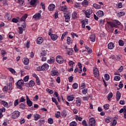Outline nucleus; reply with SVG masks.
<instances>
[{"label":"nucleus","instance_id":"f257e3e1","mask_svg":"<svg viewBox=\"0 0 126 126\" xmlns=\"http://www.w3.org/2000/svg\"><path fill=\"white\" fill-rule=\"evenodd\" d=\"M106 23L107 25H105V28L106 30L109 31V32H113L114 29L113 28L114 27L115 28H118L119 27L118 25H121V22L117 20H113V23L110 21H107Z\"/></svg>","mask_w":126,"mask_h":126},{"label":"nucleus","instance_id":"f03ea898","mask_svg":"<svg viewBox=\"0 0 126 126\" xmlns=\"http://www.w3.org/2000/svg\"><path fill=\"white\" fill-rule=\"evenodd\" d=\"M16 87L18 89H22L24 85V81L20 80L16 83Z\"/></svg>","mask_w":126,"mask_h":126},{"label":"nucleus","instance_id":"7ed1b4c3","mask_svg":"<svg viewBox=\"0 0 126 126\" xmlns=\"http://www.w3.org/2000/svg\"><path fill=\"white\" fill-rule=\"evenodd\" d=\"M20 116V112L18 111H15L12 113L11 118L12 119H17Z\"/></svg>","mask_w":126,"mask_h":126},{"label":"nucleus","instance_id":"20e7f679","mask_svg":"<svg viewBox=\"0 0 126 126\" xmlns=\"http://www.w3.org/2000/svg\"><path fill=\"white\" fill-rule=\"evenodd\" d=\"M42 13V11L39 10L38 13H36L33 16L32 18L35 19V20H39L41 19V14Z\"/></svg>","mask_w":126,"mask_h":126},{"label":"nucleus","instance_id":"39448f33","mask_svg":"<svg viewBox=\"0 0 126 126\" xmlns=\"http://www.w3.org/2000/svg\"><path fill=\"white\" fill-rule=\"evenodd\" d=\"M89 125L90 126H95L96 121H95V119L94 118H91L89 119Z\"/></svg>","mask_w":126,"mask_h":126},{"label":"nucleus","instance_id":"423d86ee","mask_svg":"<svg viewBox=\"0 0 126 126\" xmlns=\"http://www.w3.org/2000/svg\"><path fill=\"white\" fill-rule=\"evenodd\" d=\"M93 13V11L92 10V9H89L85 11V13L86 14V17H87L88 18H90L91 16V14H92Z\"/></svg>","mask_w":126,"mask_h":126},{"label":"nucleus","instance_id":"0eeeda50","mask_svg":"<svg viewBox=\"0 0 126 126\" xmlns=\"http://www.w3.org/2000/svg\"><path fill=\"white\" fill-rule=\"evenodd\" d=\"M56 62L58 63H63V58L60 55H58L56 57Z\"/></svg>","mask_w":126,"mask_h":126},{"label":"nucleus","instance_id":"6e6552de","mask_svg":"<svg viewBox=\"0 0 126 126\" xmlns=\"http://www.w3.org/2000/svg\"><path fill=\"white\" fill-rule=\"evenodd\" d=\"M51 74L52 76H59V75H60V73H59L58 70L53 69L51 71Z\"/></svg>","mask_w":126,"mask_h":126},{"label":"nucleus","instance_id":"1a4fd4ad","mask_svg":"<svg viewBox=\"0 0 126 126\" xmlns=\"http://www.w3.org/2000/svg\"><path fill=\"white\" fill-rule=\"evenodd\" d=\"M27 103L29 107H32L33 105V102L30 100V98L28 97V95H26Z\"/></svg>","mask_w":126,"mask_h":126},{"label":"nucleus","instance_id":"9d476101","mask_svg":"<svg viewBox=\"0 0 126 126\" xmlns=\"http://www.w3.org/2000/svg\"><path fill=\"white\" fill-rule=\"evenodd\" d=\"M94 74L95 77H98L99 76V70H98V68L96 67L94 68Z\"/></svg>","mask_w":126,"mask_h":126},{"label":"nucleus","instance_id":"9b49d317","mask_svg":"<svg viewBox=\"0 0 126 126\" xmlns=\"http://www.w3.org/2000/svg\"><path fill=\"white\" fill-rule=\"evenodd\" d=\"M44 42V39L42 37H38L36 39V43L38 45H41Z\"/></svg>","mask_w":126,"mask_h":126},{"label":"nucleus","instance_id":"f8f14e48","mask_svg":"<svg viewBox=\"0 0 126 126\" xmlns=\"http://www.w3.org/2000/svg\"><path fill=\"white\" fill-rule=\"evenodd\" d=\"M37 2H38V0H31L30 1L31 5H32L33 7H35L37 5Z\"/></svg>","mask_w":126,"mask_h":126},{"label":"nucleus","instance_id":"ddd939ff","mask_svg":"<svg viewBox=\"0 0 126 126\" xmlns=\"http://www.w3.org/2000/svg\"><path fill=\"white\" fill-rule=\"evenodd\" d=\"M42 68V71H45V70H48L49 69V64L47 63H45L41 66Z\"/></svg>","mask_w":126,"mask_h":126},{"label":"nucleus","instance_id":"4468645a","mask_svg":"<svg viewBox=\"0 0 126 126\" xmlns=\"http://www.w3.org/2000/svg\"><path fill=\"white\" fill-rule=\"evenodd\" d=\"M59 9L61 11H67V6L66 5L61 6L59 7Z\"/></svg>","mask_w":126,"mask_h":126},{"label":"nucleus","instance_id":"2eb2a0df","mask_svg":"<svg viewBox=\"0 0 126 126\" xmlns=\"http://www.w3.org/2000/svg\"><path fill=\"white\" fill-rule=\"evenodd\" d=\"M64 20L65 22H69L70 20V16L69 14H64Z\"/></svg>","mask_w":126,"mask_h":126},{"label":"nucleus","instance_id":"dca6fc26","mask_svg":"<svg viewBox=\"0 0 126 126\" xmlns=\"http://www.w3.org/2000/svg\"><path fill=\"white\" fill-rule=\"evenodd\" d=\"M76 99V104L77 107H80V106H81V99L79 97H77Z\"/></svg>","mask_w":126,"mask_h":126},{"label":"nucleus","instance_id":"f3484780","mask_svg":"<svg viewBox=\"0 0 126 126\" xmlns=\"http://www.w3.org/2000/svg\"><path fill=\"white\" fill-rule=\"evenodd\" d=\"M55 8H56V6L55 5V4H54L53 3L50 4L48 6V9L50 11H53V10H55Z\"/></svg>","mask_w":126,"mask_h":126},{"label":"nucleus","instance_id":"a211bd4d","mask_svg":"<svg viewBox=\"0 0 126 126\" xmlns=\"http://www.w3.org/2000/svg\"><path fill=\"white\" fill-rule=\"evenodd\" d=\"M8 89H9V90L10 89V86H8L7 87L6 86H5L2 88V90L4 94H6V93H7Z\"/></svg>","mask_w":126,"mask_h":126},{"label":"nucleus","instance_id":"6ab92c4d","mask_svg":"<svg viewBox=\"0 0 126 126\" xmlns=\"http://www.w3.org/2000/svg\"><path fill=\"white\" fill-rule=\"evenodd\" d=\"M104 12L102 10H98L96 12V15H97L98 17H103V16H104Z\"/></svg>","mask_w":126,"mask_h":126},{"label":"nucleus","instance_id":"aec40b11","mask_svg":"<svg viewBox=\"0 0 126 126\" xmlns=\"http://www.w3.org/2000/svg\"><path fill=\"white\" fill-rule=\"evenodd\" d=\"M30 62V61L28 58H25L23 59V63L24 64H25V65H27L28 64H29Z\"/></svg>","mask_w":126,"mask_h":126},{"label":"nucleus","instance_id":"412c9836","mask_svg":"<svg viewBox=\"0 0 126 126\" xmlns=\"http://www.w3.org/2000/svg\"><path fill=\"white\" fill-rule=\"evenodd\" d=\"M58 38V35L52 33L51 35V39L52 41H56Z\"/></svg>","mask_w":126,"mask_h":126},{"label":"nucleus","instance_id":"4be33fe9","mask_svg":"<svg viewBox=\"0 0 126 126\" xmlns=\"http://www.w3.org/2000/svg\"><path fill=\"white\" fill-rule=\"evenodd\" d=\"M41 118V115L38 114H35L33 115V119L35 121H38Z\"/></svg>","mask_w":126,"mask_h":126},{"label":"nucleus","instance_id":"5701e85b","mask_svg":"<svg viewBox=\"0 0 126 126\" xmlns=\"http://www.w3.org/2000/svg\"><path fill=\"white\" fill-rule=\"evenodd\" d=\"M67 100L68 102H70V101H73L74 100V95H70L67 96Z\"/></svg>","mask_w":126,"mask_h":126},{"label":"nucleus","instance_id":"b1692460","mask_svg":"<svg viewBox=\"0 0 126 126\" xmlns=\"http://www.w3.org/2000/svg\"><path fill=\"white\" fill-rule=\"evenodd\" d=\"M54 63H55V58L54 57H50V59L47 61V63H49V64Z\"/></svg>","mask_w":126,"mask_h":126},{"label":"nucleus","instance_id":"393cba45","mask_svg":"<svg viewBox=\"0 0 126 126\" xmlns=\"http://www.w3.org/2000/svg\"><path fill=\"white\" fill-rule=\"evenodd\" d=\"M121 97H122V94H121V93H120L119 91H117L116 93L117 101H119L120 99H121Z\"/></svg>","mask_w":126,"mask_h":126},{"label":"nucleus","instance_id":"a878e982","mask_svg":"<svg viewBox=\"0 0 126 126\" xmlns=\"http://www.w3.org/2000/svg\"><path fill=\"white\" fill-rule=\"evenodd\" d=\"M115 47V44H114V43L111 42L108 44V48L109 50H112L114 49V47Z\"/></svg>","mask_w":126,"mask_h":126},{"label":"nucleus","instance_id":"bb28decb","mask_svg":"<svg viewBox=\"0 0 126 126\" xmlns=\"http://www.w3.org/2000/svg\"><path fill=\"white\" fill-rule=\"evenodd\" d=\"M29 87H34L35 86V82L33 80H31L29 83Z\"/></svg>","mask_w":126,"mask_h":126},{"label":"nucleus","instance_id":"cd10ccee","mask_svg":"<svg viewBox=\"0 0 126 126\" xmlns=\"http://www.w3.org/2000/svg\"><path fill=\"white\" fill-rule=\"evenodd\" d=\"M47 54H48V51L47 50H44L41 51L40 55L41 57H44L47 56Z\"/></svg>","mask_w":126,"mask_h":126},{"label":"nucleus","instance_id":"c85d7f7f","mask_svg":"<svg viewBox=\"0 0 126 126\" xmlns=\"http://www.w3.org/2000/svg\"><path fill=\"white\" fill-rule=\"evenodd\" d=\"M27 17H28V15H27V14H25L24 16H23L21 19H20V21H24L25 22V20H26V18H27Z\"/></svg>","mask_w":126,"mask_h":126},{"label":"nucleus","instance_id":"c756f323","mask_svg":"<svg viewBox=\"0 0 126 126\" xmlns=\"http://www.w3.org/2000/svg\"><path fill=\"white\" fill-rule=\"evenodd\" d=\"M1 104L3 105V106H4V107H5V108H7V107H8V103H7V102L6 101H4L3 100L1 101Z\"/></svg>","mask_w":126,"mask_h":126},{"label":"nucleus","instance_id":"7c9ffc66","mask_svg":"<svg viewBox=\"0 0 126 126\" xmlns=\"http://www.w3.org/2000/svg\"><path fill=\"white\" fill-rule=\"evenodd\" d=\"M78 65L79 66V73H81L82 72V64L80 63H78Z\"/></svg>","mask_w":126,"mask_h":126},{"label":"nucleus","instance_id":"2f4dec72","mask_svg":"<svg viewBox=\"0 0 126 126\" xmlns=\"http://www.w3.org/2000/svg\"><path fill=\"white\" fill-rule=\"evenodd\" d=\"M68 65H69V66H71V67H73V65L75 64V62L70 60L68 63Z\"/></svg>","mask_w":126,"mask_h":126},{"label":"nucleus","instance_id":"473e14b6","mask_svg":"<svg viewBox=\"0 0 126 126\" xmlns=\"http://www.w3.org/2000/svg\"><path fill=\"white\" fill-rule=\"evenodd\" d=\"M66 41L68 45H70V44L72 43V40L71 39V38H70V37L69 36L67 37Z\"/></svg>","mask_w":126,"mask_h":126},{"label":"nucleus","instance_id":"72a5a7b5","mask_svg":"<svg viewBox=\"0 0 126 126\" xmlns=\"http://www.w3.org/2000/svg\"><path fill=\"white\" fill-rule=\"evenodd\" d=\"M8 70H9V71H10V72L12 74H15V73H16L15 70L12 68H8Z\"/></svg>","mask_w":126,"mask_h":126},{"label":"nucleus","instance_id":"f704fd0d","mask_svg":"<svg viewBox=\"0 0 126 126\" xmlns=\"http://www.w3.org/2000/svg\"><path fill=\"white\" fill-rule=\"evenodd\" d=\"M118 44L119 46H121V47H124V46H125V42H124L123 40L120 39L118 41Z\"/></svg>","mask_w":126,"mask_h":126},{"label":"nucleus","instance_id":"c9c22d12","mask_svg":"<svg viewBox=\"0 0 126 126\" xmlns=\"http://www.w3.org/2000/svg\"><path fill=\"white\" fill-rule=\"evenodd\" d=\"M96 36L95 35V34H93L91 36L90 40L91 42H95V38Z\"/></svg>","mask_w":126,"mask_h":126},{"label":"nucleus","instance_id":"e433bc0d","mask_svg":"<svg viewBox=\"0 0 126 126\" xmlns=\"http://www.w3.org/2000/svg\"><path fill=\"white\" fill-rule=\"evenodd\" d=\"M5 17L7 20H10V19H11V16H10V14L8 13H6Z\"/></svg>","mask_w":126,"mask_h":126},{"label":"nucleus","instance_id":"4c0bfd02","mask_svg":"<svg viewBox=\"0 0 126 126\" xmlns=\"http://www.w3.org/2000/svg\"><path fill=\"white\" fill-rule=\"evenodd\" d=\"M113 98V93H110L107 95V99L108 101H111V99Z\"/></svg>","mask_w":126,"mask_h":126},{"label":"nucleus","instance_id":"58836bf2","mask_svg":"<svg viewBox=\"0 0 126 126\" xmlns=\"http://www.w3.org/2000/svg\"><path fill=\"white\" fill-rule=\"evenodd\" d=\"M93 7L94 8H96L97 9H100V8H101V5L98 4H96V3H94L93 4Z\"/></svg>","mask_w":126,"mask_h":126},{"label":"nucleus","instance_id":"ea45409f","mask_svg":"<svg viewBox=\"0 0 126 126\" xmlns=\"http://www.w3.org/2000/svg\"><path fill=\"white\" fill-rule=\"evenodd\" d=\"M1 5H7V2L5 0H0Z\"/></svg>","mask_w":126,"mask_h":126},{"label":"nucleus","instance_id":"a19ab883","mask_svg":"<svg viewBox=\"0 0 126 126\" xmlns=\"http://www.w3.org/2000/svg\"><path fill=\"white\" fill-rule=\"evenodd\" d=\"M72 17L74 19H76L77 18V13L76 12H73L72 14Z\"/></svg>","mask_w":126,"mask_h":126},{"label":"nucleus","instance_id":"79ce46f5","mask_svg":"<svg viewBox=\"0 0 126 126\" xmlns=\"http://www.w3.org/2000/svg\"><path fill=\"white\" fill-rule=\"evenodd\" d=\"M73 54V50L72 49H69L68 52H67V54L68 56H72V54Z\"/></svg>","mask_w":126,"mask_h":126},{"label":"nucleus","instance_id":"37998d69","mask_svg":"<svg viewBox=\"0 0 126 126\" xmlns=\"http://www.w3.org/2000/svg\"><path fill=\"white\" fill-rule=\"evenodd\" d=\"M103 108L104 110H109V108H110V104H105L103 105Z\"/></svg>","mask_w":126,"mask_h":126},{"label":"nucleus","instance_id":"c03bdc74","mask_svg":"<svg viewBox=\"0 0 126 126\" xmlns=\"http://www.w3.org/2000/svg\"><path fill=\"white\" fill-rule=\"evenodd\" d=\"M26 101V99L24 98V97L22 96L19 98V103H23Z\"/></svg>","mask_w":126,"mask_h":126},{"label":"nucleus","instance_id":"a18cd8bd","mask_svg":"<svg viewBox=\"0 0 126 126\" xmlns=\"http://www.w3.org/2000/svg\"><path fill=\"white\" fill-rule=\"evenodd\" d=\"M126 14L124 12H120L117 14V16L118 17H121V16H124Z\"/></svg>","mask_w":126,"mask_h":126},{"label":"nucleus","instance_id":"49530a36","mask_svg":"<svg viewBox=\"0 0 126 126\" xmlns=\"http://www.w3.org/2000/svg\"><path fill=\"white\" fill-rule=\"evenodd\" d=\"M69 126H77V123L75 121H73L70 123Z\"/></svg>","mask_w":126,"mask_h":126},{"label":"nucleus","instance_id":"de8ad7c7","mask_svg":"<svg viewBox=\"0 0 126 126\" xmlns=\"http://www.w3.org/2000/svg\"><path fill=\"white\" fill-rule=\"evenodd\" d=\"M105 122L107 123H111V122H112V118L107 117L105 119Z\"/></svg>","mask_w":126,"mask_h":126},{"label":"nucleus","instance_id":"09e8293b","mask_svg":"<svg viewBox=\"0 0 126 126\" xmlns=\"http://www.w3.org/2000/svg\"><path fill=\"white\" fill-rule=\"evenodd\" d=\"M85 48L87 50V52L89 54H91V53H92V50H91V49L89 48V47L88 46H86Z\"/></svg>","mask_w":126,"mask_h":126},{"label":"nucleus","instance_id":"8fccbe9b","mask_svg":"<svg viewBox=\"0 0 126 126\" xmlns=\"http://www.w3.org/2000/svg\"><path fill=\"white\" fill-rule=\"evenodd\" d=\"M46 92H48L49 94H54V91L49 88L46 89Z\"/></svg>","mask_w":126,"mask_h":126},{"label":"nucleus","instance_id":"3c124183","mask_svg":"<svg viewBox=\"0 0 126 126\" xmlns=\"http://www.w3.org/2000/svg\"><path fill=\"white\" fill-rule=\"evenodd\" d=\"M55 116L57 119H59L61 117V112L58 111L57 113H55Z\"/></svg>","mask_w":126,"mask_h":126},{"label":"nucleus","instance_id":"603ef678","mask_svg":"<svg viewBox=\"0 0 126 126\" xmlns=\"http://www.w3.org/2000/svg\"><path fill=\"white\" fill-rule=\"evenodd\" d=\"M61 115H62V117H63V118H65V117H66V115H67V114L66 113V111L64 110L61 113Z\"/></svg>","mask_w":126,"mask_h":126},{"label":"nucleus","instance_id":"864d4df0","mask_svg":"<svg viewBox=\"0 0 126 126\" xmlns=\"http://www.w3.org/2000/svg\"><path fill=\"white\" fill-rule=\"evenodd\" d=\"M48 124L52 125V124H54V120H53L52 118H49L48 119Z\"/></svg>","mask_w":126,"mask_h":126},{"label":"nucleus","instance_id":"5fc2aeb1","mask_svg":"<svg viewBox=\"0 0 126 126\" xmlns=\"http://www.w3.org/2000/svg\"><path fill=\"white\" fill-rule=\"evenodd\" d=\"M104 78H105V80H106V81H108V80H109V79H110V76L108 74H105L104 75Z\"/></svg>","mask_w":126,"mask_h":126},{"label":"nucleus","instance_id":"6e6d98bb","mask_svg":"<svg viewBox=\"0 0 126 126\" xmlns=\"http://www.w3.org/2000/svg\"><path fill=\"white\" fill-rule=\"evenodd\" d=\"M20 109H21L22 110H24L25 109V104L24 103H21L20 104Z\"/></svg>","mask_w":126,"mask_h":126},{"label":"nucleus","instance_id":"4d7b16f0","mask_svg":"<svg viewBox=\"0 0 126 126\" xmlns=\"http://www.w3.org/2000/svg\"><path fill=\"white\" fill-rule=\"evenodd\" d=\"M99 25H101V26H103V25H105L104 21L103 19H100L99 20Z\"/></svg>","mask_w":126,"mask_h":126},{"label":"nucleus","instance_id":"13d9d810","mask_svg":"<svg viewBox=\"0 0 126 126\" xmlns=\"http://www.w3.org/2000/svg\"><path fill=\"white\" fill-rule=\"evenodd\" d=\"M111 125L112 126H115L117 125V120H114L111 123Z\"/></svg>","mask_w":126,"mask_h":126},{"label":"nucleus","instance_id":"bf43d9fd","mask_svg":"<svg viewBox=\"0 0 126 126\" xmlns=\"http://www.w3.org/2000/svg\"><path fill=\"white\" fill-rule=\"evenodd\" d=\"M82 5L84 6H85L86 5H88V1L86 0H84L83 2H82Z\"/></svg>","mask_w":126,"mask_h":126},{"label":"nucleus","instance_id":"052dcab7","mask_svg":"<svg viewBox=\"0 0 126 126\" xmlns=\"http://www.w3.org/2000/svg\"><path fill=\"white\" fill-rule=\"evenodd\" d=\"M1 54L2 57H5V56H6V52H5L4 50H1Z\"/></svg>","mask_w":126,"mask_h":126},{"label":"nucleus","instance_id":"680f3d73","mask_svg":"<svg viewBox=\"0 0 126 126\" xmlns=\"http://www.w3.org/2000/svg\"><path fill=\"white\" fill-rule=\"evenodd\" d=\"M114 80L116 81H119V80H121V77L119 76H116L114 77Z\"/></svg>","mask_w":126,"mask_h":126},{"label":"nucleus","instance_id":"e2e57ef3","mask_svg":"<svg viewBox=\"0 0 126 126\" xmlns=\"http://www.w3.org/2000/svg\"><path fill=\"white\" fill-rule=\"evenodd\" d=\"M72 87L73 89H77L78 88V84H77V83H74L73 84Z\"/></svg>","mask_w":126,"mask_h":126},{"label":"nucleus","instance_id":"0e129e2a","mask_svg":"<svg viewBox=\"0 0 126 126\" xmlns=\"http://www.w3.org/2000/svg\"><path fill=\"white\" fill-rule=\"evenodd\" d=\"M35 82L37 85H41V83L40 82V79L39 78H37L35 80Z\"/></svg>","mask_w":126,"mask_h":126},{"label":"nucleus","instance_id":"69168bd1","mask_svg":"<svg viewBox=\"0 0 126 126\" xmlns=\"http://www.w3.org/2000/svg\"><path fill=\"white\" fill-rule=\"evenodd\" d=\"M82 125L84 126H88V125L87 124V122L85 120H83L82 122Z\"/></svg>","mask_w":126,"mask_h":126},{"label":"nucleus","instance_id":"338daca9","mask_svg":"<svg viewBox=\"0 0 126 126\" xmlns=\"http://www.w3.org/2000/svg\"><path fill=\"white\" fill-rule=\"evenodd\" d=\"M88 91L87 89H84V90H82V93L83 94H84V95H86V94H87Z\"/></svg>","mask_w":126,"mask_h":126},{"label":"nucleus","instance_id":"774afa93","mask_svg":"<svg viewBox=\"0 0 126 126\" xmlns=\"http://www.w3.org/2000/svg\"><path fill=\"white\" fill-rule=\"evenodd\" d=\"M89 96H84L83 97V101H88V99H89Z\"/></svg>","mask_w":126,"mask_h":126}]
</instances>
